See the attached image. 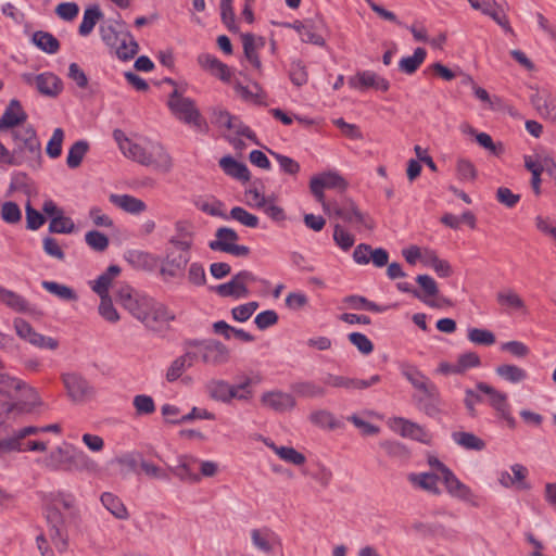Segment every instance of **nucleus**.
Returning <instances> with one entry per match:
<instances>
[{"mask_svg": "<svg viewBox=\"0 0 556 556\" xmlns=\"http://www.w3.org/2000/svg\"><path fill=\"white\" fill-rule=\"evenodd\" d=\"M113 137L127 159L144 166H153L162 173L172 170L173 159L160 142L148 141L147 146H142L129 139L121 129H115Z\"/></svg>", "mask_w": 556, "mask_h": 556, "instance_id": "f257e3e1", "label": "nucleus"}, {"mask_svg": "<svg viewBox=\"0 0 556 556\" xmlns=\"http://www.w3.org/2000/svg\"><path fill=\"white\" fill-rule=\"evenodd\" d=\"M167 105L172 114L185 124L191 125L200 131L207 129V124L197 109L195 102L184 97L178 89H174L169 94Z\"/></svg>", "mask_w": 556, "mask_h": 556, "instance_id": "f03ea898", "label": "nucleus"}, {"mask_svg": "<svg viewBox=\"0 0 556 556\" xmlns=\"http://www.w3.org/2000/svg\"><path fill=\"white\" fill-rule=\"evenodd\" d=\"M206 390L210 397L223 403H229L232 399L249 401L252 397L250 380L240 384H230L225 380H212L206 384Z\"/></svg>", "mask_w": 556, "mask_h": 556, "instance_id": "7ed1b4c3", "label": "nucleus"}, {"mask_svg": "<svg viewBox=\"0 0 556 556\" xmlns=\"http://www.w3.org/2000/svg\"><path fill=\"white\" fill-rule=\"evenodd\" d=\"M199 350L201 361L210 366H220L229 361L228 348L216 340L198 341L193 340L188 343Z\"/></svg>", "mask_w": 556, "mask_h": 556, "instance_id": "20e7f679", "label": "nucleus"}, {"mask_svg": "<svg viewBox=\"0 0 556 556\" xmlns=\"http://www.w3.org/2000/svg\"><path fill=\"white\" fill-rule=\"evenodd\" d=\"M476 388L477 391L488 395L489 404L496 412L497 416L504 419L510 428H514L516 420L511 416L507 394L496 390L485 382H478Z\"/></svg>", "mask_w": 556, "mask_h": 556, "instance_id": "39448f33", "label": "nucleus"}, {"mask_svg": "<svg viewBox=\"0 0 556 556\" xmlns=\"http://www.w3.org/2000/svg\"><path fill=\"white\" fill-rule=\"evenodd\" d=\"M173 320L175 314L165 304L151 299L141 323L148 329L160 331Z\"/></svg>", "mask_w": 556, "mask_h": 556, "instance_id": "423d86ee", "label": "nucleus"}, {"mask_svg": "<svg viewBox=\"0 0 556 556\" xmlns=\"http://www.w3.org/2000/svg\"><path fill=\"white\" fill-rule=\"evenodd\" d=\"M14 329L16 331V334L24 341H27L31 345L39 348V349H48V350H55L59 346V342L51 338L46 337L43 334H40L35 331V329L31 327V325L22 319V318H15L14 321Z\"/></svg>", "mask_w": 556, "mask_h": 556, "instance_id": "0eeeda50", "label": "nucleus"}, {"mask_svg": "<svg viewBox=\"0 0 556 556\" xmlns=\"http://www.w3.org/2000/svg\"><path fill=\"white\" fill-rule=\"evenodd\" d=\"M12 136L15 140L16 148L11 154H14L20 162L18 154L25 151L29 152L31 157H40L41 147L33 127H27L23 130H14L12 131Z\"/></svg>", "mask_w": 556, "mask_h": 556, "instance_id": "6e6552de", "label": "nucleus"}, {"mask_svg": "<svg viewBox=\"0 0 556 556\" xmlns=\"http://www.w3.org/2000/svg\"><path fill=\"white\" fill-rule=\"evenodd\" d=\"M63 382L70 397L75 402L85 401L94 394L93 387L77 374L63 375Z\"/></svg>", "mask_w": 556, "mask_h": 556, "instance_id": "1a4fd4ad", "label": "nucleus"}, {"mask_svg": "<svg viewBox=\"0 0 556 556\" xmlns=\"http://www.w3.org/2000/svg\"><path fill=\"white\" fill-rule=\"evenodd\" d=\"M417 407L431 418H437L441 415L442 399L438 387L433 383L431 390L421 391L419 395H414Z\"/></svg>", "mask_w": 556, "mask_h": 556, "instance_id": "9d476101", "label": "nucleus"}, {"mask_svg": "<svg viewBox=\"0 0 556 556\" xmlns=\"http://www.w3.org/2000/svg\"><path fill=\"white\" fill-rule=\"evenodd\" d=\"M190 253L178 252L173 249H166L163 265L160 269L162 276L170 278L177 277L182 273L190 261Z\"/></svg>", "mask_w": 556, "mask_h": 556, "instance_id": "9b49d317", "label": "nucleus"}, {"mask_svg": "<svg viewBox=\"0 0 556 556\" xmlns=\"http://www.w3.org/2000/svg\"><path fill=\"white\" fill-rule=\"evenodd\" d=\"M42 432L41 427L27 426L16 431H11L5 440H0V456L12 452H21L24 448L23 440L28 435Z\"/></svg>", "mask_w": 556, "mask_h": 556, "instance_id": "f8f14e48", "label": "nucleus"}, {"mask_svg": "<svg viewBox=\"0 0 556 556\" xmlns=\"http://www.w3.org/2000/svg\"><path fill=\"white\" fill-rule=\"evenodd\" d=\"M348 84L354 89L375 88L381 91H388L390 88L389 81L377 75L371 71L358 72L356 75L349 78Z\"/></svg>", "mask_w": 556, "mask_h": 556, "instance_id": "ddd939ff", "label": "nucleus"}, {"mask_svg": "<svg viewBox=\"0 0 556 556\" xmlns=\"http://www.w3.org/2000/svg\"><path fill=\"white\" fill-rule=\"evenodd\" d=\"M31 412V405L0 401V440H5L11 433L8 421L16 416Z\"/></svg>", "mask_w": 556, "mask_h": 556, "instance_id": "4468645a", "label": "nucleus"}, {"mask_svg": "<svg viewBox=\"0 0 556 556\" xmlns=\"http://www.w3.org/2000/svg\"><path fill=\"white\" fill-rule=\"evenodd\" d=\"M97 470L98 464L91 459L84 451L74 447L67 448L65 471L94 472Z\"/></svg>", "mask_w": 556, "mask_h": 556, "instance_id": "2eb2a0df", "label": "nucleus"}, {"mask_svg": "<svg viewBox=\"0 0 556 556\" xmlns=\"http://www.w3.org/2000/svg\"><path fill=\"white\" fill-rule=\"evenodd\" d=\"M513 476L508 471H502L498 482L504 488L515 486L518 490H530L531 485L527 482L528 469L521 464H514L510 467Z\"/></svg>", "mask_w": 556, "mask_h": 556, "instance_id": "dca6fc26", "label": "nucleus"}, {"mask_svg": "<svg viewBox=\"0 0 556 556\" xmlns=\"http://www.w3.org/2000/svg\"><path fill=\"white\" fill-rule=\"evenodd\" d=\"M261 402L264 406L278 413L290 410L295 406L294 397L282 391L265 392L261 397Z\"/></svg>", "mask_w": 556, "mask_h": 556, "instance_id": "f3484780", "label": "nucleus"}, {"mask_svg": "<svg viewBox=\"0 0 556 556\" xmlns=\"http://www.w3.org/2000/svg\"><path fill=\"white\" fill-rule=\"evenodd\" d=\"M36 88L38 92L45 97L56 98L63 90V83L55 74L45 72L38 74Z\"/></svg>", "mask_w": 556, "mask_h": 556, "instance_id": "a211bd4d", "label": "nucleus"}, {"mask_svg": "<svg viewBox=\"0 0 556 556\" xmlns=\"http://www.w3.org/2000/svg\"><path fill=\"white\" fill-rule=\"evenodd\" d=\"M198 463L199 460L194 456L182 455L178 459V465L173 468V473L181 481L197 483L201 480V476L193 470Z\"/></svg>", "mask_w": 556, "mask_h": 556, "instance_id": "6ab92c4d", "label": "nucleus"}, {"mask_svg": "<svg viewBox=\"0 0 556 556\" xmlns=\"http://www.w3.org/2000/svg\"><path fill=\"white\" fill-rule=\"evenodd\" d=\"M198 63L199 65L205 70L208 71L212 75L218 77L219 79L224 81L230 80V70L229 67L219 61L216 56L203 53L198 56Z\"/></svg>", "mask_w": 556, "mask_h": 556, "instance_id": "aec40b11", "label": "nucleus"}, {"mask_svg": "<svg viewBox=\"0 0 556 556\" xmlns=\"http://www.w3.org/2000/svg\"><path fill=\"white\" fill-rule=\"evenodd\" d=\"M126 261L138 270L152 271L159 264V257L150 252L131 250L126 255Z\"/></svg>", "mask_w": 556, "mask_h": 556, "instance_id": "412c9836", "label": "nucleus"}, {"mask_svg": "<svg viewBox=\"0 0 556 556\" xmlns=\"http://www.w3.org/2000/svg\"><path fill=\"white\" fill-rule=\"evenodd\" d=\"M0 303L17 313L31 311L29 302L21 294L0 286Z\"/></svg>", "mask_w": 556, "mask_h": 556, "instance_id": "4be33fe9", "label": "nucleus"}, {"mask_svg": "<svg viewBox=\"0 0 556 556\" xmlns=\"http://www.w3.org/2000/svg\"><path fill=\"white\" fill-rule=\"evenodd\" d=\"M27 119V114L23 110L21 102L12 99L1 116V124L4 128H12L23 124Z\"/></svg>", "mask_w": 556, "mask_h": 556, "instance_id": "5701e85b", "label": "nucleus"}, {"mask_svg": "<svg viewBox=\"0 0 556 556\" xmlns=\"http://www.w3.org/2000/svg\"><path fill=\"white\" fill-rule=\"evenodd\" d=\"M401 374L419 392H429L432 388L433 382L426 375H424L416 366L404 364L401 367Z\"/></svg>", "mask_w": 556, "mask_h": 556, "instance_id": "b1692460", "label": "nucleus"}, {"mask_svg": "<svg viewBox=\"0 0 556 556\" xmlns=\"http://www.w3.org/2000/svg\"><path fill=\"white\" fill-rule=\"evenodd\" d=\"M219 166L224 170V173L232 178H236L240 181H249L250 170L244 163L236 161L232 156L227 155L219 160Z\"/></svg>", "mask_w": 556, "mask_h": 556, "instance_id": "393cba45", "label": "nucleus"}, {"mask_svg": "<svg viewBox=\"0 0 556 556\" xmlns=\"http://www.w3.org/2000/svg\"><path fill=\"white\" fill-rule=\"evenodd\" d=\"M533 92L530 96V102L533 108L542 117H547L555 110L553 104L554 99L548 90H540L539 88H532Z\"/></svg>", "mask_w": 556, "mask_h": 556, "instance_id": "a878e982", "label": "nucleus"}, {"mask_svg": "<svg viewBox=\"0 0 556 556\" xmlns=\"http://www.w3.org/2000/svg\"><path fill=\"white\" fill-rule=\"evenodd\" d=\"M110 202L130 214H140L147 210L146 203L129 194H111Z\"/></svg>", "mask_w": 556, "mask_h": 556, "instance_id": "bb28decb", "label": "nucleus"}, {"mask_svg": "<svg viewBox=\"0 0 556 556\" xmlns=\"http://www.w3.org/2000/svg\"><path fill=\"white\" fill-rule=\"evenodd\" d=\"M408 481L416 488L425 490L431 494L440 495L441 490L438 486L439 477L432 472H420L408 475Z\"/></svg>", "mask_w": 556, "mask_h": 556, "instance_id": "cd10ccee", "label": "nucleus"}, {"mask_svg": "<svg viewBox=\"0 0 556 556\" xmlns=\"http://www.w3.org/2000/svg\"><path fill=\"white\" fill-rule=\"evenodd\" d=\"M443 483L447 490V492L457 498L467 501L471 496L470 489L465 485L453 473V471L446 470V472L442 476Z\"/></svg>", "mask_w": 556, "mask_h": 556, "instance_id": "c85d7f7f", "label": "nucleus"}, {"mask_svg": "<svg viewBox=\"0 0 556 556\" xmlns=\"http://www.w3.org/2000/svg\"><path fill=\"white\" fill-rule=\"evenodd\" d=\"M121 270L119 266L110 265L103 274H101L94 281L90 282L92 291L99 296L110 295L109 290L112 281L121 274Z\"/></svg>", "mask_w": 556, "mask_h": 556, "instance_id": "c756f323", "label": "nucleus"}, {"mask_svg": "<svg viewBox=\"0 0 556 556\" xmlns=\"http://www.w3.org/2000/svg\"><path fill=\"white\" fill-rule=\"evenodd\" d=\"M211 290L215 291L219 296L235 299L247 298L250 293L248 287L241 285L235 275L230 281L212 287Z\"/></svg>", "mask_w": 556, "mask_h": 556, "instance_id": "7c9ffc66", "label": "nucleus"}, {"mask_svg": "<svg viewBox=\"0 0 556 556\" xmlns=\"http://www.w3.org/2000/svg\"><path fill=\"white\" fill-rule=\"evenodd\" d=\"M253 545L265 554L274 552V545L277 542L276 535L267 528L253 529L251 532Z\"/></svg>", "mask_w": 556, "mask_h": 556, "instance_id": "2f4dec72", "label": "nucleus"}, {"mask_svg": "<svg viewBox=\"0 0 556 556\" xmlns=\"http://www.w3.org/2000/svg\"><path fill=\"white\" fill-rule=\"evenodd\" d=\"M115 47L118 59L123 61L132 59L139 50L138 42L129 31H121L119 40Z\"/></svg>", "mask_w": 556, "mask_h": 556, "instance_id": "473e14b6", "label": "nucleus"}, {"mask_svg": "<svg viewBox=\"0 0 556 556\" xmlns=\"http://www.w3.org/2000/svg\"><path fill=\"white\" fill-rule=\"evenodd\" d=\"M394 424L400 427V434L402 437L410 438L419 442L427 441V431L420 425L402 417L395 418Z\"/></svg>", "mask_w": 556, "mask_h": 556, "instance_id": "72a5a7b5", "label": "nucleus"}, {"mask_svg": "<svg viewBox=\"0 0 556 556\" xmlns=\"http://www.w3.org/2000/svg\"><path fill=\"white\" fill-rule=\"evenodd\" d=\"M100 501L102 505L117 519L126 520L129 517L128 510L122 500L113 493H102Z\"/></svg>", "mask_w": 556, "mask_h": 556, "instance_id": "f704fd0d", "label": "nucleus"}, {"mask_svg": "<svg viewBox=\"0 0 556 556\" xmlns=\"http://www.w3.org/2000/svg\"><path fill=\"white\" fill-rule=\"evenodd\" d=\"M292 390L296 395L306 399L324 397L327 393L325 387L312 380L295 382Z\"/></svg>", "mask_w": 556, "mask_h": 556, "instance_id": "c9c22d12", "label": "nucleus"}, {"mask_svg": "<svg viewBox=\"0 0 556 556\" xmlns=\"http://www.w3.org/2000/svg\"><path fill=\"white\" fill-rule=\"evenodd\" d=\"M31 41L37 48L49 54H54L60 50V41L48 31H35Z\"/></svg>", "mask_w": 556, "mask_h": 556, "instance_id": "e433bc0d", "label": "nucleus"}, {"mask_svg": "<svg viewBox=\"0 0 556 556\" xmlns=\"http://www.w3.org/2000/svg\"><path fill=\"white\" fill-rule=\"evenodd\" d=\"M453 441L465 450L482 451L485 442L472 432L455 431L452 433Z\"/></svg>", "mask_w": 556, "mask_h": 556, "instance_id": "4c0bfd02", "label": "nucleus"}, {"mask_svg": "<svg viewBox=\"0 0 556 556\" xmlns=\"http://www.w3.org/2000/svg\"><path fill=\"white\" fill-rule=\"evenodd\" d=\"M426 56L427 51L424 48H416L413 55L401 59L399 70L404 74L412 75L424 63Z\"/></svg>", "mask_w": 556, "mask_h": 556, "instance_id": "58836bf2", "label": "nucleus"}, {"mask_svg": "<svg viewBox=\"0 0 556 556\" xmlns=\"http://www.w3.org/2000/svg\"><path fill=\"white\" fill-rule=\"evenodd\" d=\"M41 287L48 291L49 293L58 296L63 301L75 302L78 300L77 293L74 289L68 286L55 282L43 280L41 282Z\"/></svg>", "mask_w": 556, "mask_h": 556, "instance_id": "ea45409f", "label": "nucleus"}, {"mask_svg": "<svg viewBox=\"0 0 556 556\" xmlns=\"http://www.w3.org/2000/svg\"><path fill=\"white\" fill-rule=\"evenodd\" d=\"M345 207H348L345 211L348 217H344V222L361 224L368 230L375 228L374 219L368 214L361 212L353 201H350Z\"/></svg>", "mask_w": 556, "mask_h": 556, "instance_id": "a19ab883", "label": "nucleus"}, {"mask_svg": "<svg viewBox=\"0 0 556 556\" xmlns=\"http://www.w3.org/2000/svg\"><path fill=\"white\" fill-rule=\"evenodd\" d=\"M233 88H235L236 92L244 101L253 102L254 104H257V105H267V103L264 101V99L266 98V94L263 91L262 87L257 83L253 84V88L255 91L249 89L247 86H243L240 83H237Z\"/></svg>", "mask_w": 556, "mask_h": 556, "instance_id": "79ce46f5", "label": "nucleus"}, {"mask_svg": "<svg viewBox=\"0 0 556 556\" xmlns=\"http://www.w3.org/2000/svg\"><path fill=\"white\" fill-rule=\"evenodd\" d=\"M103 17L99 5H92L85 10L78 33L80 36H88L94 28L97 22Z\"/></svg>", "mask_w": 556, "mask_h": 556, "instance_id": "37998d69", "label": "nucleus"}, {"mask_svg": "<svg viewBox=\"0 0 556 556\" xmlns=\"http://www.w3.org/2000/svg\"><path fill=\"white\" fill-rule=\"evenodd\" d=\"M67 448L56 447L45 458L43 465L52 471H65Z\"/></svg>", "mask_w": 556, "mask_h": 556, "instance_id": "c03bdc74", "label": "nucleus"}, {"mask_svg": "<svg viewBox=\"0 0 556 556\" xmlns=\"http://www.w3.org/2000/svg\"><path fill=\"white\" fill-rule=\"evenodd\" d=\"M89 150V143L86 140H78L74 142L70 150L66 157V164L70 168H76L78 167L84 156Z\"/></svg>", "mask_w": 556, "mask_h": 556, "instance_id": "a18cd8bd", "label": "nucleus"}, {"mask_svg": "<svg viewBox=\"0 0 556 556\" xmlns=\"http://www.w3.org/2000/svg\"><path fill=\"white\" fill-rule=\"evenodd\" d=\"M497 376H500L502 379L511 382V383H518L523 381L527 378V372L522 368L510 365V364H504L500 365L495 369Z\"/></svg>", "mask_w": 556, "mask_h": 556, "instance_id": "49530a36", "label": "nucleus"}, {"mask_svg": "<svg viewBox=\"0 0 556 556\" xmlns=\"http://www.w3.org/2000/svg\"><path fill=\"white\" fill-rule=\"evenodd\" d=\"M242 38V45H243V52L248 61L257 70L261 68L262 63L258 58V54L256 52L257 47L255 43V37L251 33L243 34L241 36Z\"/></svg>", "mask_w": 556, "mask_h": 556, "instance_id": "de8ad7c7", "label": "nucleus"}, {"mask_svg": "<svg viewBox=\"0 0 556 556\" xmlns=\"http://www.w3.org/2000/svg\"><path fill=\"white\" fill-rule=\"evenodd\" d=\"M270 446L274 452L287 463L301 466L306 462L305 455L291 446H277L275 444H271Z\"/></svg>", "mask_w": 556, "mask_h": 556, "instance_id": "09e8293b", "label": "nucleus"}, {"mask_svg": "<svg viewBox=\"0 0 556 556\" xmlns=\"http://www.w3.org/2000/svg\"><path fill=\"white\" fill-rule=\"evenodd\" d=\"M48 229L51 233H72L76 226L71 217L64 216L62 213L51 218Z\"/></svg>", "mask_w": 556, "mask_h": 556, "instance_id": "8fccbe9b", "label": "nucleus"}, {"mask_svg": "<svg viewBox=\"0 0 556 556\" xmlns=\"http://www.w3.org/2000/svg\"><path fill=\"white\" fill-rule=\"evenodd\" d=\"M239 240L238 233L228 227H220L215 232V239L208 242V248L213 251H219V243L233 244Z\"/></svg>", "mask_w": 556, "mask_h": 556, "instance_id": "3c124183", "label": "nucleus"}, {"mask_svg": "<svg viewBox=\"0 0 556 556\" xmlns=\"http://www.w3.org/2000/svg\"><path fill=\"white\" fill-rule=\"evenodd\" d=\"M496 300L500 305L506 306L516 311L525 309V301L513 290L501 291L496 294Z\"/></svg>", "mask_w": 556, "mask_h": 556, "instance_id": "603ef678", "label": "nucleus"}, {"mask_svg": "<svg viewBox=\"0 0 556 556\" xmlns=\"http://www.w3.org/2000/svg\"><path fill=\"white\" fill-rule=\"evenodd\" d=\"M309 421L318 427L336 429L338 427V422L332 413L326 409H317L309 414Z\"/></svg>", "mask_w": 556, "mask_h": 556, "instance_id": "864d4df0", "label": "nucleus"}, {"mask_svg": "<svg viewBox=\"0 0 556 556\" xmlns=\"http://www.w3.org/2000/svg\"><path fill=\"white\" fill-rule=\"evenodd\" d=\"M468 340L477 345L490 346L496 341L494 333L488 329L469 328Z\"/></svg>", "mask_w": 556, "mask_h": 556, "instance_id": "5fc2aeb1", "label": "nucleus"}, {"mask_svg": "<svg viewBox=\"0 0 556 556\" xmlns=\"http://www.w3.org/2000/svg\"><path fill=\"white\" fill-rule=\"evenodd\" d=\"M151 299L152 298L150 296L137 293L134 299L127 303V305H125L124 308L127 309L135 318L141 321Z\"/></svg>", "mask_w": 556, "mask_h": 556, "instance_id": "6e6d98bb", "label": "nucleus"}, {"mask_svg": "<svg viewBox=\"0 0 556 556\" xmlns=\"http://www.w3.org/2000/svg\"><path fill=\"white\" fill-rule=\"evenodd\" d=\"M45 501L46 504L56 507L61 505L66 510L73 508L75 504L74 495L62 491L50 492L45 496Z\"/></svg>", "mask_w": 556, "mask_h": 556, "instance_id": "4d7b16f0", "label": "nucleus"}, {"mask_svg": "<svg viewBox=\"0 0 556 556\" xmlns=\"http://www.w3.org/2000/svg\"><path fill=\"white\" fill-rule=\"evenodd\" d=\"M313 178L318 179L320 186L325 189L337 188L344 190L346 188V181L344 178L334 172L323 173L320 175L314 176Z\"/></svg>", "mask_w": 556, "mask_h": 556, "instance_id": "13d9d810", "label": "nucleus"}, {"mask_svg": "<svg viewBox=\"0 0 556 556\" xmlns=\"http://www.w3.org/2000/svg\"><path fill=\"white\" fill-rule=\"evenodd\" d=\"M289 77L293 85L302 87L308 81L306 66L301 60H295L290 64Z\"/></svg>", "mask_w": 556, "mask_h": 556, "instance_id": "bf43d9fd", "label": "nucleus"}, {"mask_svg": "<svg viewBox=\"0 0 556 556\" xmlns=\"http://www.w3.org/2000/svg\"><path fill=\"white\" fill-rule=\"evenodd\" d=\"M99 314L106 321L115 324L119 320V314L113 305L111 295L100 296Z\"/></svg>", "mask_w": 556, "mask_h": 556, "instance_id": "052dcab7", "label": "nucleus"}, {"mask_svg": "<svg viewBox=\"0 0 556 556\" xmlns=\"http://www.w3.org/2000/svg\"><path fill=\"white\" fill-rule=\"evenodd\" d=\"M85 241L88 244V247L96 252L105 251L110 243L109 238L98 230L88 231L85 235Z\"/></svg>", "mask_w": 556, "mask_h": 556, "instance_id": "680f3d73", "label": "nucleus"}, {"mask_svg": "<svg viewBox=\"0 0 556 556\" xmlns=\"http://www.w3.org/2000/svg\"><path fill=\"white\" fill-rule=\"evenodd\" d=\"M268 152L278 162L283 173L291 176H295L299 174L301 166L295 160L287 155L280 154L278 152H275L273 150H268Z\"/></svg>", "mask_w": 556, "mask_h": 556, "instance_id": "e2e57ef3", "label": "nucleus"}, {"mask_svg": "<svg viewBox=\"0 0 556 556\" xmlns=\"http://www.w3.org/2000/svg\"><path fill=\"white\" fill-rule=\"evenodd\" d=\"M229 216L245 227L256 228L258 226V217L241 206L232 207Z\"/></svg>", "mask_w": 556, "mask_h": 556, "instance_id": "0e129e2a", "label": "nucleus"}, {"mask_svg": "<svg viewBox=\"0 0 556 556\" xmlns=\"http://www.w3.org/2000/svg\"><path fill=\"white\" fill-rule=\"evenodd\" d=\"M333 241L343 251H349L355 243V238L341 225L337 224L333 229Z\"/></svg>", "mask_w": 556, "mask_h": 556, "instance_id": "69168bd1", "label": "nucleus"}, {"mask_svg": "<svg viewBox=\"0 0 556 556\" xmlns=\"http://www.w3.org/2000/svg\"><path fill=\"white\" fill-rule=\"evenodd\" d=\"M317 25L313 20H306L305 28L300 35L303 42L313 43L319 47L325 46V39L316 33Z\"/></svg>", "mask_w": 556, "mask_h": 556, "instance_id": "338daca9", "label": "nucleus"}, {"mask_svg": "<svg viewBox=\"0 0 556 556\" xmlns=\"http://www.w3.org/2000/svg\"><path fill=\"white\" fill-rule=\"evenodd\" d=\"M132 405L137 415H151L155 412V403L150 395H136L134 397Z\"/></svg>", "mask_w": 556, "mask_h": 556, "instance_id": "774afa93", "label": "nucleus"}]
</instances>
